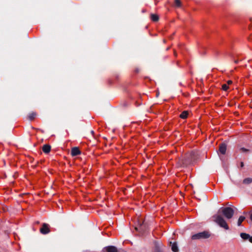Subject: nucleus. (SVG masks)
<instances>
[{
	"label": "nucleus",
	"mask_w": 252,
	"mask_h": 252,
	"mask_svg": "<svg viewBox=\"0 0 252 252\" xmlns=\"http://www.w3.org/2000/svg\"><path fill=\"white\" fill-rule=\"evenodd\" d=\"M151 19L153 22H157L159 19V17L157 14H152L151 15Z\"/></svg>",
	"instance_id": "nucleus-10"
},
{
	"label": "nucleus",
	"mask_w": 252,
	"mask_h": 252,
	"mask_svg": "<svg viewBox=\"0 0 252 252\" xmlns=\"http://www.w3.org/2000/svg\"><path fill=\"white\" fill-rule=\"evenodd\" d=\"M249 239V241H250L251 243H252V236H250V237L249 238V239Z\"/></svg>",
	"instance_id": "nucleus-20"
},
{
	"label": "nucleus",
	"mask_w": 252,
	"mask_h": 252,
	"mask_svg": "<svg viewBox=\"0 0 252 252\" xmlns=\"http://www.w3.org/2000/svg\"><path fill=\"white\" fill-rule=\"evenodd\" d=\"M250 219H251V220L252 221V213H251V214L250 215Z\"/></svg>",
	"instance_id": "nucleus-23"
},
{
	"label": "nucleus",
	"mask_w": 252,
	"mask_h": 252,
	"mask_svg": "<svg viewBox=\"0 0 252 252\" xmlns=\"http://www.w3.org/2000/svg\"><path fill=\"white\" fill-rule=\"evenodd\" d=\"M210 236V233L207 231H203L202 232H200L195 234L191 236V239L192 240H197L200 239L202 238H209Z\"/></svg>",
	"instance_id": "nucleus-3"
},
{
	"label": "nucleus",
	"mask_w": 252,
	"mask_h": 252,
	"mask_svg": "<svg viewBox=\"0 0 252 252\" xmlns=\"http://www.w3.org/2000/svg\"><path fill=\"white\" fill-rule=\"evenodd\" d=\"M171 249H172V251L174 252H178V248L177 244L176 243H174L172 244V245L171 246Z\"/></svg>",
	"instance_id": "nucleus-12"
},
{
	"label": "nucleus",
	"mask_w": 252,
	"mask_h": 252,
	"mask_svg": "<svg viewBox=\"0 0 252 252\" xmlns=\"http://www.w3.org/2000/svg\"><path fill=\"white\" fill-rule=\"evenodd\" d=\"M103 252H118L116 247L113 246L106 247L103 249Z\"/></svg>",
	"instance_id": "nucleus-5"
},
{
	"label": "nucleus",
	"mask_w": 252,
	"mask_h": 252,
	"mask_svg": "<svg viewBox=\"0 0 252 252\" xmlns=\"http://www.w3.org/2000/svg\"><path fill=\"white\" fill-rule=\"evenodd\" d=\"M42 151L44 153H49L51 151V146L47 144L43 145L42 147Z\"/></svg>",
	"instance_id": "nucleus-8"
},
{
	"label": "nucleus",
	"mask_w": 252,
	"mask_h": 252,
	"mask_svg": "<svg viewBox=\"0 0 252 252\" xmlns=\"http://www.w3.org/2000/svg\"><path fill=\"white\" fill-rule=\"evenodd\" d=\"M81 154V151L78 147H73L71 150V155L73 157L78 156Z\"/></svg>",
	"instance_id": "nucleus-6"
},
{
	"label": "nucleus",
	"mask_w": 252,
	"mask_h": 252,
	"mask_svg": "<svg viewBox=\"0 0 252 252\" xmlns=\"http://www.w3.org/2000/svg\"><path fill=\"white\" fill-rule=\"evenodd\" d=\"M240 166L241 167H243L244 166V163L243 162H241Z\"/></svg>",
	"instance_id": "nucleus-22"
},
{
	"label": "nucleus",
	"mask_w": 252,
	"mask_h": 252,
	"mask_svg": "<svg viewBox=\"0 0 252 252\" xmlns=\"http://www.w3.org/2000/svg\"><path fill=\"white\" fill-rule=\"evenodd\" d=\"M219 213H221L226 219H230L234 215V210L230 207H221L218 212Z\"/></svg>",
	"instance_id": "nucleus-2"
},
{
	"label": "nucleus",
	"mask_w": 252,
	"mask_h": 252,
	"mask_svg": "<svg viewBox=\"0 0 252 252\" xmlns=\"http://www.w3.org/2000/svg\"><path fill=\"white\" fill-rule=\"evenodd\" d=\"M252 182V179L248 178L244 180L243 183L244 184H250Z\"/></svg>",
	"instance_id": "nucleus-15"
},
{
	"label": "nucleus",
	"mask_w": 252,
	"mask_h": 252,
	"mask_svg": "<svg viewBox=\"0 0 252 252\" xmlns=\"http://www.w3.org/2000/svg\"><path fill=\"white\" fill-rule=\"evenodd\" d=\"M188 112L187 111H183L180 115V117L182 119H186L188 116Z\"/></svg>",
	"instance_id": "nucleus-11"
},
{
	"label": "nucleus",
	"mask_w": 252,
	"mask_h": 252,
	"mask_svg": "<svg viewBox=\"0 0 252 252\" xmlns=\"http://www.w3.org/2000/svg\"><path fill=\"white\" fill-rule=\"evenodd\" d=\"M175 4L177 7H180L181 5V2L180 0H175Z\"/></svg>",
	"instance_id": "nucleus-16"
},
{
	"label": "nucleus",
	"mask_w": 252,
	"mask_h": 252,
	"mask_svg": "<svg viewBox=\"0 0 252 252\" xmlns=\"http://www.w3.org/2000/svg\"><path fill=\"white\" fill-rule=\"evenodd\" d=\"M232 83V81L231 80H228L227 82V85L228 86Z\"/></svg>",
	"instance_id": "nucleus-19"
},
{
	"label": "nucleus",
	"mask_w": 252,
	"mask_h": 252,
	"mask_svg": "<svg viewBox=\"0 0 252 252\" xmlns=\"http://www.w3.org/2000/svg\"><path fill=\"white\" fill-rule=\"evenodd\" d=\"M189 162H190V161H189ZM188 163H189V162H186V161L183 162V165H186Z\"/></svg>",
	"instance_id": "nucleus-21"
},
{
	"label": "nucleus",
	"mask_w": 252,
	"mask_h": 252,
	"mask_svg": "<svg viewBox=\"0 0 252 252\" xmlns=\"http://www.w3.org/2000/svg\"><path fill=\"white\" fill-rule=\"evenodd\" d=\"M226 150V145L225 144H221L219 146V151L222 155L225 154Z\"/></svg>",
	"instance_id": "nucleus-7"
},
{
	"label": "nucleus",
	"mask_w": 252,
	"mask_h": 252,
	"mask_svg": "<svg viewBox=\"0 0 252 252\" xmlns=\"http://www.w3.org/2000/svg\"><path fill=\"white\" fill-rule=\"evenodd\" d=\"M228 86L226 84H224L222 85V89L224 91H227L228 89Z\"/></svg>",
	"instance_id": "nucleus-17"
},
{
	"label": "nucleus",
	"mask_w": 252,
	"mask_h": 252,
	"mask_svg": "<svg viewBox=\"0 0 252 252\" xmlns=\"http://www.w3.org/2000/svg\"><path fill=\"white\" fill-rule=\"evenodd\" d=\"M37 114L35 112H32L28 115V119L30 121H33L36 117Z\"/></svg>",
	"instance_id": "nucleus-9"
},
{
	"label": "nucleus",
	"mask_w": 252,
	"mask_h": 252,
	"mask_svg": "<svg viewBox=\"0 0 252 252\" xmlns=\"http://www.w3.org/2000/svg\"><path fill=\"white\" fill-rule=\"evenodd\" d=\"M213 220L215 222H216L220 227L224 228L226 230H228L229 229V227L223 218V217L220 214H217L214 215L213 217Z\"/></svg>",
	"instance_id": "nucleus-1"
},
{
	"label": "nucleus",
	"mask_w": 252,
	"mask_h": 252,
	"mask_svg": "<svg viewBox=\"0 0 252 252\" xmlns=\"http://www.w3.org/2000/svg\"><path fill=\"white\" fill-rule=\"evenodd\" d=\"M240 151L242 152H246L247 151H248V150L244 148H241L240 149Z\"/></svg>",
	"instance_id": "nucleus-18"
},
{
	"label": "nucleus",
	"mask_w": 252,
	"mask_h": 252,
	"mask_svg": "<svg viewBox=\"0 0 252 252\" xmlns=\"http://www.w3.org/2000/svg\"><path fill=\"white\" fill-rule=\"evenodd\" d=\"M245 217L244 216H240L238 219V225L240 226L242 222L245 220Z\"/></svg>",
	"instance_id": "nucleus-14"
},
{
	"label": "nucleus",
	"mask_w": 252,
	"mask_h": 252,
	"mask_svg": "<svg viewBox=\"0 0 252 252\" xmlns=\"http://www.w3.org/2000/svg\"><path fill=\"white\" fill-rule=\"evenodd\" d=\"M241 237L244 240H247L250 237V235L247 233H241Z\"/></svg>",
	"instance_id": "nucleus-13"
},
{
	"label": "nucleus",
	"mask_w": 252,
	"mask_h": 252,
	"mask_svg": "<svg viewBox=\"0 0 252 252\" xmlns=\"http://www.w3.org/2000/svg\"><path fill=\"white\" fill-rule=\"evenodd\" d=\"M40 232L43 234H46L50 232L49 225L47 223H43L40 229Z\"/></svg>",
	"instance_id": "nucleus-4"
}]
</instances>
